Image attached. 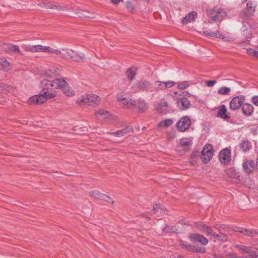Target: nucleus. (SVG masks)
Masks as SVG:
<instances>
[{"label":"nucleus","instance_id":"1","mask_svg":"<svg viewBox=\"0 0 258 258\" xmlns=\"http://www.w3.org/2000/svg\"><path fill=\"white\" fill-rule=\"evenodd\" d=\"M100 101V98L95 94H89L83 96L77 99L76 103L80 105L96 106Z\"/></svg>","mask_w":258,"mask_h":258},{"label":"nucleus","instance_id":"2","mask_svg":"<svg viewBox=\"0 0 258 258\" xmlns=\"http://www.w3.org/2000/svg\"><path fill=\"white\" fill-rule=\"evenodd\" d=\"M206 13L208 17L210 18V23H212L211 21L215 22L221 20L226 15L225 12L222 9H207Z\"/></svg>","mask_w":258,"mask_h":258},{"label":"nucleus","instance_id":"3","mask_svg":"<svg viewBox=\"0 0 258 258\" xmlns=\"http://www.w3.org/2000/svg\"><path fill=\"white\" fill-rule=\"evenodd\" d=\"M256 8L254 1H249L247 3L246 8L240 13V16L244 20H247L253 15Z\"/></svg>","mask_w":258,"mask_h":258},{"label":"nucleus","instance_id":"4","mask_svg":"<svg viewBox=\"0 0 258 258\" xmlns=\"http://www.w3.org/2000/svg\"><path fill=\"white\" fill-rule=\"evenodd\" d=\"M213 155V147L211 145H206L201 152V159L204 163H208Z\"/></svg>","mask_w":258,"mask_h":258},{"label":"nucleus","instance_id":"5","mask_svg":"<svg viewBox=\"0 0 258 258\" xmlns=\"http://www.w3.org/2000/svg\"><path fill=\"white\" fill-rule=\"evenodd\" d=\"M62 50L65 51L64 53L61 54L62 57L63 58L67 59L70 58L73 61H79L85 58L84 53H81L78 54L72 50L69 51L68 49L66 50L62 49Z\"/></svg>","mask_w":258,"mask_h":258},{"label":"nucleus","instance_id":"6","mask_svg":"<svg viewBox=\"0 0 258 258\" xmlns=\"http://www.w3.org/2000/svg\"><path fill=\"white\" fill-rule=\"evenodd\" d=\"M59 79H56L50 81L47 79L43 80L40 83L41 87L42 88V92L52 89V88H58V84H60Z\"/></svg>","mask_w":258,"mask_h":258},{"label":"nucleus","instance_id":"7","mask_svg":"<svg viewBox=\"0 0 258 258\" xmlns=\"http://www.w3.org/2000/svg\"><path fill=\"white\" fill-rule=\"evenodd\" d=\"M191 125V120L187 116H184L177 122V130L181 132L187 131Z\"/></svg>","mask_w":258,"mask_h":258},{"label":"nucleus","instance_id":"8","mask_svg":"<svg viewBox=\"0 0 258 258\" xmlns=\"http://www.w3.org/2000/svg\"><path fill=\"white\" fill-rule=\"evenodd\" d=\"M245 97L243 95L234 97L230 101V108L233 110H235L242 106L244 102Z\"/></svg>","mask_w":258,"mask_h":258},{"label":"nucleus","instance_id":"9","mask_svg":"<svg viewBox=\"0 0 258 258\" xmlns=\"http://www.w3.org/2000/svg\"><path fill=\"white\" fill-rule=\"evenodd\" d=\"M219 158L221 163L229 164L231 160V151L227 148L221 150L219 154Z\"/></svg>","mask_w":258,"mask_h":258},{"label":"nucleus","instance_id":"10","mask_svg":"<svg viewBox=\"0 0 258 258\" xmlns=\"http://www.w3.org/2000/svg\"><path fill=\"white\" fill-rule=\"evenodd\" d=\"M215 111L217 117H220L224 120H227L230 117V113L227 112L225 105H222L216 108Z\"/></svg>","mask_w":258,"mask_h":258},{"label":"nucleus","instance_id":"11","mask_svg":"<svg viewBox=\"0 0 258 258\" xmlns=\"http://www.w3.org/2000/svg\"><path fill=\"white\" fill-rule=\"evenodd\" d=\"M176 103L178 107L181 110H186L190 106V101L183 96L178 97L177 98Z\"/></svg>","mask_w":258,"mask_h":258},{"label":"nucleus","instance_id":"12","mask_svg":"<svg viewBox=\"0 0 258 258\" xmlns=\"http://www.w3.org/2000/svg\"><path fill=\"white\" fill-rule=\"evenodd\" d=\"M189 238L193 242H199L204 245H207L208 243V239L200 234L191 233L189 235Z\"/></svg>","mask_w":258,"mask_h":258},{"label":"nucleus","instance_id":"13","mask_svg":"<svg viewBox=\"0 0 258 258\" xmlns=\"http://www.w3.org/2000/svg\"><path fill=\"white\" fill-rule=\"evenodd\" d=\"M151 86L150 82L145 80H141L137 82L136 85L133 88L134 90L135 91H139L140 90H146L150 89Z\"/></svg>","mask_w":258,"mask_h":258},{"label":"nucleus","instance_id":"14","mask_svg":"<svg viewBox=\"0 0 258 258\" xmlns=\"http://www.w3.org/2000/svg\"><path fill=\"white\" fill-rule=\"evenodd\" d=\"M235 232H238L245 236L258 237V230H249L242 228L236 227L233 229Z\"/></svg>","mask_w":258,"mask_h":258},{"label":"nucleus","instance_id":"15","mask_svg":"<svg viewBox=\"0 0 258 258\" xmlns=\"http://www.w3.org/2000/svg\"><path fill=\"white\" fill-rule=\"evenodd\" d=\"M60 80V84H58V88L61 89L63 92V93L68 96H72L74 94V92L73 90H71L70 89V87H69V85L67 82L63 79L61 78H59Z\"/></svg>","mask_w":258,"mask_h":258},{"label":"nucleus","instance_id":"16","mask_svg":"<svg viewBox=\"0 0 258 258\" xmlns=\"http://www.w3.org/2000/svg\"><path fill=\"white\" fill-rule=\"evenodd\" d=\"M27 50L32 52L52 51V48L49 46H44L41 45L30 46L27 47Z\"/></svg>","mask_w":258,"mask_h":258},{"label":"nucleus","instance_id":"17","mask_svg":"<svg viewBox=\"0 0 258 258\" xmlns=\"http://www.w3.org/2000/svg\"><path fill=\"white\" fill-rule=\"evenodd\" d=\"M156 109L160 113L166 114L169 112L168 109V103L165 99H162L158 103L156 107Z\"/></svg>","mask_w":258,"mask_h":258},{"label":"nucleus","instance_id":"18","mask_svg":"<svg viewBox=\"0 0 258 258\" xmlns=\"http://www.w3.org/2000/svg\"><path fill=\"white\" fill-rule=\"evenodd\" d=\"M242 166L244 171L248 173H251L255 167V164L252 160H246L242 163Z\"/></svg>","mask_w":258,"mask_h":258},{"label":"nucleus","instance_id":"19","mask_svg":"<svg viewBox=\"0 0 258 258\" xmlns=\"http://www.w3.org/2000/svg\"><path fill=\"white\" fill-rule=\"evenodd\" d=\"M95 115L99 119L105 121H108L111 117V114L108 111L103 109L99 110L95 113Z\"/></svg>","mask_w":258,"mask_h":258},{"label":"nucleus","instance_id":"20","mask_svg":"<svg viewBox=\"0 0 258 258\" xmlns=\"http://www.w3.org/2000/svg\"><path fill=\"white\" fill-rule=\"evenodd\" d=\"M134 108L138 110V112L142 113L148 108L147 104L142 99L136 100V106Z\"/></svg>","mask_w":258,"mask_h":258},{"label":"nucleus","instance_id":"21","mask_svg":"<svg viewBox=\"0 0 258 258\" xmlns=\"http://www.w3.org/2000/svg\"><path fill=\"white\" fill-rule=\"evenodd\" d=\"M3 48L5 49L6 51L8 52L11 53H16L19 52L21 53L19 46L16 45H12L11 44L9 43H4Z\"/></svg>","mask_w":258,"mask_h":258},{"label":"nucleus","instance_id":"22","mask_svg":"<svg viewBox=\"0 0 258 258\" xmlns=\"http://www.w3.org/2000/svg\"><path fill=\"white\" fill-rule=\"evenodd\" d=\"M242 110L245 115H250L253 112V107L249 103H244L242 105Z\"/></svg>","mask_w":258,"mask_h":258},{"label":"nucleus","instance_id":"23","mask_svg":"<svg viewBox=\"0 0 258 258\" xmlns=\"http://www.w3.org/2000/svg\"><path fill=\"white\" fill-rule=\"evenodd\" d=\"M75 14L79 17L82 18H93V17L91 16V13L86 10H75Z\"/></svg>","mask_w":258,"mask_h":258},{"label":"nucleus","instance_id":"24","mask_svg":"<svg viewBox=\"0 0 258 258\" xmlns=\"http://www.w3.org/2000/svg\"><path fill=\"white\" fill-rule=\"evenodd\" d=\"M12 68L11 64L7 59L2 58H0V71L7 72Z\"/></svg>","mask_w":258,"mask_h":258},{"label":"nucleus","instance_id":"25","mask_svg":"<svg viewBox=\"0 0 258 258\" xmlns=\"http://www.w3.org/2000/svg\"><path fill=\"white\" fill-rule=\"evenodd\" d=\"M132 131V128L128 126L122 130L117 131V132H115L109 133V134L113 136L120 137L126 135Z\"/></svg>","mask_w":258,"mask_h":258},{"label":"nucleus","instance_id":"26","mask_svg":"<svg viewBox=\"0 0 258 258\" xmlns=\"http://www.w3.org/2000/svg\"><path fill=\"white\" fill-rule=\"evenodd\" d=\"M214 227L217 229L220 232H230L232 229L229 226L221 224L220 223H216L214 225Z\"/></svg>","mask_w":258,"mask_h":258},{"label":"nucleus","instance_id":"27","mask_svg":"<svg viewBox=\"0 0 258 258\" xmlns=\"http://www.w3.org/2000/svg\"><path fill=\"white\" fill-rule=\"evenodd\" d=\"M239 147L243 152H245L251 149L252 145L249 141L243 140L239 144Z\"/></svg>","mask_w":258,"mask_h":258},{"label":"nucleus","instance_id":"28","mask_svg":"<svg viewBox=\"0 0 258 258\" xmlns=\"http://www.w3.org/2000/svg\"><path fill=\"white\" fill-rule=\"evenodd\" d=\"M197 16V13L195 11L191 12L182 19V23L184 24H187L194 20Z\"/></svg>","mask_w":258,"mask_h":258},{"label":"nucleus","instance_id":"29","mask_svg":"<svg viewBox=\"0 0 258 258\" xmlns=\"http://www.w3.org/2000/svg\"><path fill=\"white\" fill-rule=\"evenodd\" d=\"M121 105H122L123 107H126L127 108H134V107H135L136 106V100L126 98V99H125V100L123 101Z\"/></svg>","mask_w":258,"mask_h":258},{"label":"nucleus","instance_id":"30","mask_svg":"<svg viewBox=\"0 0 258 258\" xmlns=\"http://www.w3.org/2000/svg\"><path fill=\"white\" fill-rule=\"evenodd\" d=\"M121 105H122L123 107H126L127 108H134V107H135L136 106V100L126 98V99H125V100L123 101Z\"/></svg>","mask_w":258,"mask_h":258},{"label":"nucleus","instance_id":"31","mask_svg":"<svg viewBox=\"0 0 258 258\" xmlns=\"http://www.w3.org/2000/svg\"><path fill=\"white\" fill-rule=\"evenodd\" d=\"M41 5H45V7L46 8H48V9H56L57 10H61L63 11L67 10V8L62 7L59 5H52V4H51L49 3H43L41 4Z\"/></svg>","mask_w":258,"mask_h":258},{"label":"nucleus","instance_id":"32","mask_svg":"<svg viewBox=\"0 0 258 258\" xmlns=\"http://www.w3.org/2000/svg\"><path fill=\"white\" fill-rule=\"evenodd\" d=\"M137 68L135 67H131L127 70L126 75L127 78L130 80H133L136 74Z\"/></svg>","mask_w":258,"mask_h":258},{"label":"nucleus","instance_id":"33","mask_svg":"<svg viewBox=\"0 0 258 258\" xmlns=\"http://www.w3.org/2000/svg\"><path fill=\"white\" fill-rule=\"evenodd\" d=\"M192 144L191 140L188 138L181 139L180 141V145L182 147H188Z\"/></svg>","mask_w":258,"mask_h":258},{"label":"nucleus","instance_id":"34","mask_svg":"<svg viewBox=\"0 0 258 258\" xmlns=\"http://www.w3.org/2000/svg\"><path fill=\"white\" fill-rule=\"evenodd\" d=\"M159 211H160V212H165L164 207H163V206L156 204L155 206H153V208L150 211V213L151 215H154Z\"/></svg>","mask_w":258,"mask_h":258},{"label":"nucleus","instance_id":"35","mask_svg":"<svg viewBox=\"0 0 258 258\" xmlns=\"http://www.w3.org/2000/svg\"><path fill=\"white\" fill-rule=\"evenodd\" d=\"M213 238L221 241H226L228 239V236L223 232H219L218 234H215Z\"/></svg>","mask_w":258,"mask_h":258},{"label":"nucleus","instance_id":"36","mask_svg":"<svg viewBox=\"0 0 258 258\" xmlns=\"http://www.w3.org/2000/svg\"><path fill=\"white\" fill-rule=\"evenodd\" d=\"M90 194L92 197L100 200L106 197L105 194L101 193L97 190L92 191L90 192Z\"/></svg>","mask_w":258,"mask_h":258},{"label":"nucleus","instance_id":"37","mask_svg":"<svg viewBox=\"0 0 258 258\" xmlns=\"http://www.w3.org/2000/svg\"><path fill=\"white\" fill-rule=\"evenodd\" d=\"M204 33L208 36L216 37V38H221L222 36L221 34H220L219 32H213L210 30H207L204 32Z\"/></svg>","mask_w":258,"mask_h":258},{"label":"nucleus","instance_id":"38","mask_svg":"<svg viewBox=\"0 0 258 258\" xmlns=\"http://www.w3.org/2000/svg\"><path fill=\"white\" fill-rule=\"evenodd\" d=\"M235 247L242 252H246L247 253H250L251 251L250 247L244 245L237 244L235 245Z\"/></svg>","mask_w":258,"mask_h":258},{"label":"nucleus","instance_id":"39","mask_svg":"<svg viewBox=\"0 0 258 258\" xmlns=\"http://www.w3.org/2000/svg\"><path fill=\"white\" fill-rule=\"evenodd\" d=\"M231 91V89L229 87H222L218 90V93L220 95H228Z\"/></svg>","mask_w":258,"mask_h":258},{"label":"nucleus","instance_id":"40","mask_svg":"<svg viewBox=\"0 0 258 258\" xmlns=\"http://www.w3.org/2000/svg\"><path fill=\"white\" fill-rule=\"evenodd\" d=\"M154 86L157 91L165 89L164 82L157 81L154 83Z\"/></svg>","mask_w":258,"mask_h":258},{"label":"nucleus","instance_id":"41","mask_svg":"<svg viewBox=\"0 0 258 258\" xmlns=\"http://www.w3.org/2000/svg\"><path fill=\"white\" fill-rule=\"evenodd\" d=\"M183 247L185 248L186 249H187L189 251H194L195 249V246H192L190 244H188L186 242L182 241L180 242V244Z\"/></svg>","mask_w":258,"mask_h":258},{"label":"nucleus","instance_id":"42","mask_svg":"<svg viewBox=\"0 0 258 258\" xmlns=\"http://www.w3.org/2000/svg\"><path fill=\"white\" fill-rule=\"evenodd\" d=\"M195 226L196 227L198 228L201 231L204 232L207 225L205 224V223L202 222H198L195 223Z\"/></svg>","mask_w":258,"mask_h":258},{"label":"nucleus","instance_id":"43","mask_svg":"<svg viewBox=\"0 0 258 258\" xmlns=\"http://www.w3.org/2000/svg\"><path fill=\"white\" fill-rule=\"evenodd\" d=\"M36 96L38 100V101H37V104H42L46 101V97L45 96V95L44 94V93H42V91L41 94H40L39 95Z\"/></svg>","mask_w":258,"mask_h":258},{"label":"nucleus","instance_id":"44","mask_svg":"<svg viewBox=\"0 0 258 258\" xmlns=\"http://www.w3.org/2000/svg\"><path fill=\"white\" fill-rule=\"evenodd\" d=\"M11 87L6 84H0V91L3 93H6L11 90Z\"/></svg>","mask_w":258,"mask_h":258},{"label":"nucleus","instance_id":"45","mask_svg":"<svg viewBox=\"0 0 258 258\" xmlns=\"http://www.w3.org/2000/svg\"><path fill=\"white\" fill-rule=\"evenodd\" d=\"M173 123V121L171 119H167L161 121L159 123V125L160 126L163 124L165 127H169Z\"/></svg>","mask_w":258,"mask_h":258},{"label":"nucleus","instance_id":"46","mask_svg":"<svg viewBox=\"0 0 258 258\" xmlns=\"http://www.w3.org/2000/svg\"><path fill=\"white\" fill-rule=\"evenodd\" d=\"M204 232L205 233L207 236H212L213 237L215 234V232L214 231V230L208 225L206 227Z\"/></svg>","mask_w":258,"mask_h":258},{"label":"nucleus","instance_id":"47","mask_svg":"<svg viewBox=\"0 0 258 258\" xmlns=\"http://www.w3.org/2000/svg\"><path fill=\"white\" fill-rule=\"evenodd\" d=\"M42 93H44L45 96L46 97V100H47L48 99H51L55 96V93H51L48 90L42 92Z\"/></svg>","mask_w":258,"mask_h":258},{"label":"nucleus","instance_id":"48","mask_svg":"<svg viewBox=\"0 0 258 258\" xmlns=\"http://www.w3.org/2000/svg\"><path fill=\"white\" fill-rule=\"evenodd\" d=\"M163 232L165 233H170L171 232L174 231V226H169L166 225L165 227H164L162 229Z\"/></svg>","mask_w":258,"mask_h":258},{"label":"nucleus","instance_id":"49","mask_svg":"<svg viewBox=\"0 0 258 258\" xmlns=\"http://www.w3.org/2000/svg\"><path fill=\"white\" fill-rule=\"evenodd\" d=\"M189 86L188 82L184 81L178 83V87L180 89H184Z\"/></svg>","mask_w":258,"mask_h":258},{"label":"nucleus","instance_id":"50","mask_svg":"<svg viewBox=\"0 0 258 258\" xmlns=\"http://www.w3.org/2000/svg\"><path fill=\"white\" fill-rule=\"evenodd\" d=\"M56 73V70L54 69L53 71L52 70H49L47 72H46L45 75L46 77H48L51 79L52 77H53L55 76V74Z\"/></svg>","mask_w":258,"mask_h":258},{"label":"nucleus","instance_id":"51","mask_svg":"<svg viewBox=\"0 0 258 258\" xmlns=\"http://www.w3.org/2000/svg\"><path fill=\"white\" fill-rule=\"evenodd\" d=\"M175 84V83L173 81H169L168 82H164V87L165 89L169 88L173 86Z\"/></svg>","mask_w":258,"mask_h":258},{"label":"nucleus","instance_id":"52","mask_svg":"<svg viewBox=\"0 0 258 258\" xmlns=\"http://www.w3.org/2000/svg\"><path fill=\"white\" fill-rule=\"evenodd\" d=\"M37 101H38V100L36 95L30 97L29 99L30 104H37Z\"/></svg>","mask_w":258,"mask_h":258},{"label":"nucleus","instance_id":"53","mask_svg":"<svg viewBox=\"0 0 258 258\" xmlns=\"http://www.w3.org/2000/svg\"><path fill=\"white\" fill-rule=\"evenodd\" d=\"M105 196L106 197L105 198H103L102 199V200L103 201H106L107 202V203H111V204H113L114 203V200H112V199L111 198H110V197L105 195Z\"/></svg>","mask_w":258,"mask_h":258},{"label":"nucleus","instance_id":"54","mask_svg":"<svg viewBox=\"0 0 258 258\" xmlns=\"http://www.w3.org/2000/svg\"><path fill=\"white\" fill-rule=\"evenodd\" d=\"M198 252L201 253H205L206 252V249L205 247H195V249L194 252Z\"/></svg>","mask_w":258,"mask_h":258},{"label":"nucleus","instance_id":"55","mask_svg":"<svg viewBox=\"0 0 258 258\" xmlns=\"http://www.w3.org/2000/svg\"><path fill=\"white\" fill-rule=\"evenodd\" d=\"M169 139L170 140H173L176 138V132L175 131H171L168 135Z\"/></svg>","mask_w":258,"mask_h":258},{"label":"nucleus","instance_id":"56","mask_svg":"<svg viewBox=\"0 0 258 258\" xmlns=\"http://www.w3.org/2000/svg\"><path fill=\"white\" fill-rule=\"evenodd\" d=\"M126 8L130 12H133L134 7L133 6L131 2H127L126 3Z\"/></svg>","mask_w":258,"mask_h":258},{"label":"nucleus","instance_id":"57","mask_svg":"<svg viewBox=\"0 0 258 258\" xmlns=\"http://www.w3.org/2000/svg\"><path fill=\"white\" fill-rule=\"evenodd\" d=\"M217 82L215 80H209L206 82V85L209 87H212L216 84Z\"/></svg>","mask_w":258,"mask_h":258},{"label":"nucleus","instance_id":"58","mask_svg":"<svg viewBox=\"0 0 258 258\" xmlns=\"http://www.w3.org/2000/svg\"><path fill=\"white\" fill-rule=\"evenodd\" d=\"M250 254H248L243 258H258V255H256L255 252H250Z\"/></svg>","mask_w":258,"mask_h":258},{"label":"nucleus","instance_id":"59","mask_svg":"<svg viewBox=\"0 0 258 258\" xmlns=\"http://www.w3.org/2000/svg\"><path fill=\"white\" fill-rule=\"evenodd\" d=\"M252 102L254 105L258 106V96L253 97Z\"/></svg>","mask_w":258,"mask_h":258},{"label":"nucleus","instance_id":"60","mask_svg":"<svg viewBox=\"0 0 258 258\" xmlns=\"http://www.w3.org/2000/svg\"><path fill=\"white\" fill-rule=\"evenodd\" d=\"M126 98L123 97L122 95L118 94L117 95V100L120 102V104L122 103L123 100H125Z\"/></svg>","mask_w":258,"mask_h":258},{"label":"nucleus","instance_id":"61","mask_svg":"<svg viewBox=\"0 0 258 258\" xmlns=\"http://www.w3.org/2000/svg\"><path fill=\"white\" fill-rule=\"evenodd\" d=\"M247 51L249 54L252 55L253 56L254 55V52H255V51L252 48L247 49Z\"/></svg>","mask_w":258,"mask_h":258},{"label":"nucleus","instance_id":"62","mask_svg":"<svg viewBox=\"0 0 258 258\" xmlns=\"http://www.w3.org/2000/svg\"><path fill=\"white\" fill-rule=\"evenodd\" d=\"M49 52H54V53H55L56 54H61V52L60 50H56V49H53L52 48V51H49Z\"/></svg>","mask_w":258,"mask_h":258},{"label":"nucleus","instance_id":"63","mask_svg":"<svg viewBox=\"0 0 258 258\" xmlns=\"http://www.w3.org/2000/svg\"><path fill=\"white\" fill-rule=\"evenodd\" d=\"M122 0H111V2L114 4H118L120 2L122 1Z\"/></svg>","mask_w":258,"mask_h":258},{"label":"nucleus","instance_id":"64","mask_svg":"<svg viewBox=\"0 0 258 258\" xmlns=\"http://www.w3.org/2000/svg\"><path fill=\"white\" fill-rule=\"evenodd\" d=\"M253 56L258 58V51H255V52H254Z\"/></svg>","mask_w":258,"mask_h":258}]
</instances>
